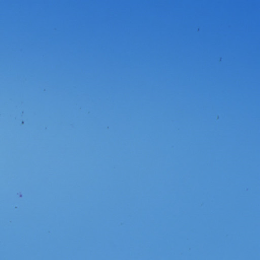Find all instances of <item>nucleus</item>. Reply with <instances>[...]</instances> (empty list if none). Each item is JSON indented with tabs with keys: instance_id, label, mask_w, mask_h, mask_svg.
<instances>
[{
	"instance_id": "f257e3e1",
	"label": "nucleus",
	"mask_w": 260,
	"mask_h": 260,
	"mask_svg": "<svg viewBox=\"0 0 260 260\" xmlns=\"http://www.w3.org/2000/svg\"><path fill=\"white\" fill-rule=\"evenodd\" d=\"M66 19H67V15H66Z\"/></svg>"
},
{
	"instance_id": "f03ea898",
	"label": "nucleus",
	"mask_w": 260,
	"mask_h": 260,
	"mask_svg": "<svg viewBox=\"0 0 260 260\" xmlns=\"http://www.w3.org/2000/svg\"><path fill=\"white\" fill-rule=\"evenodd\" d=\"M66 19H67V15H66Z\"/></svg>"
},
{
	"instance_id": "7ed1b4c3",
	"label": "nucleus",
	"mask_w": 260,
	"mask_h": 260,
	"mask_svg": "<svg viewBox=\"0 0 260 260\" xmlns=\"http://www.w3.org/2000/svg\"><path fill=\"white\" fill-rule=\"evenodd\" d=\"M66 19H67V15H66Z\"/></svg>"
},
{
	"instance_id": "20e7f679",
	"label": "nucleus",
	"mask_w": 260,
	"mask_h": 260,
	"mask_svg": "<svg viewBox=\"0 0 260 260\" xmlns=\"http://www.w3.org/2000/svg\"><path fill=\"white\" fill-rule=\"evenodd\" d=\"M66 36H67V32H66Z\"/></svg>"
},
{
	"instance_id": "39448f33",
	"label": "nucleus",
	"mask_w": 260,
	"mask_h": 260,
	"mask_svg": "<svg viewBox=\"0 0 260 260\" xmlns=\"http://www.w3.org/2000/svg\"><path fill=\"white\" fill-rule=\"evenodd\" d=\"M66 36H67V32H66Z\"/></svg>"
},
{
	"instance_id": "423d86ee",
	"label": "nucleus",
	"mask_w": 260,
	"mask_h": 260,
	"mask_svg": "<svg viewBox=\"0 0 260 260\" xmlns=\"http://www.w3.org/2000/svg\"><path fill=\"white\" fill-rule=\"evenodd\" d=\"M66 36H67V32H66Z\"/></svg>"
},
{
	"instance_id": "0eeeda50",
	"label": "nucleus",
	"mask_w": 260,
	"mask_h": 260,
	"mask_svg": "<svg viewBox=\"0 0 260 260\" xmlns=\"http://www.w3.org/2000/svg\"><path fill=\"white\" fill-rule=\"evenodd\" d=\"M66 10H67V8H66Z\"/></svg>"
}]
</instances>
